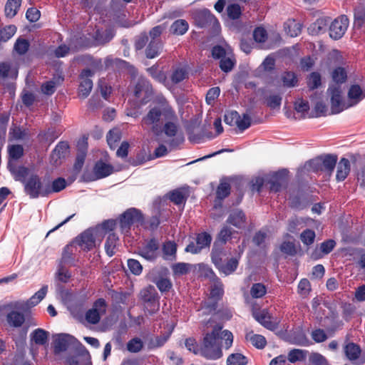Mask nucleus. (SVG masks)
Here are the masks:
<instances>
[{
  "label": "nucleus",
  "instance_id": "79ce46f5",
  "mask_svg": "<svg viewBox=\"0 0 365 365\" xmlns=\"http://www.w3.org/2000/svg\"><path fill=\"white\" fill-rule=\"evenodd\" d=\"M37 138L39 142L47 143L51 145L54 142L56 139L58 138V134L56 133L54 128H48L46 131L39 133Z\"/></svg>",
  "mask_w": 365,
  "mask_h": 365
},
{
  "label": "nucleus",
  "instance_id": "774afa93",
  "mask_svg": "<svg viewBox=\"0 0 365 365\" xmlns=\"http://www.w3.org/2000/svg\"><path fill=\"white\" fill-rule=\"evenodd\" d=\"M163 252L165 259H168V256L175 257L177 252V245L173 241H167L163 243Z\"/></svg>",
  "mask_w": 365,
  "mask_h": 365
},
{
  "label": "nucleus",
  "instance_id": "dca6fc26",
  "mask_svg": "<svg viewBox=\"0 0 365 365\" xmlns=\"http://www.w3.org/2000/svg\"><path fill=\"white\" fill-rule=\"evenodd\" d=\"M327 91L331 96V110L332 114H338L346 108L342 101L341 88L340 85H331Z\"/></svg>",
  "mask_w": 365,
  "mask_h": 365
},
{
  "label": "nucleus",
  "instance_id": "5701e85b",
  "mask_svg": "<svg viewBox=\"0 0 365 365\" xmlns=\"http://www.w3.org/2000/svg\"><path fill=\"white\" fill-rule=\"evenodd\" d=\"M113 172V167L112 165L106 163L102 160H99L95 163L93 167L95 178L91 179V180L106 178L111 175Z\"/></svg>",
  "mask_w": 365,
  "mask_h": 365
},
{
  "label": "nucleus",
  "instance_id": "ea45409f",
  "mask_svg": "<svg viewBox=\"0 0 365 365\" xmlns=\"http://www.w3.org/2000/svg\"><path fill=\"white\" fill-rule=\"evenodd\" d=\"M248 362V358L240 352L230 354L226 359V365H247Z\"/></svg>",
  "mask_w": 365,
  "mask_h": 365
},
{
  "label": "nucleus",
  "instance_id": "6e6d98bb",
  "mask_svg": "<svg viewBox=\"0 0 365 365\" xmlns=\"http://www.w3.org/2000/svg\"><path fill=\"white\" fill-rule=\"evenodd\" d=\"M231 229L228 227H223L217 235L215 242H217L220 246H224L232 236Z\"/></svg>",
  "mask_w": 365,
  "mask_h": 365
},
{
  "label": "nucleus",
  "instance_id": "0eeeda50",
  "mask_svg": "<svg viewBox=\"0 0 365 365\" xmlns=\"http://www.w3.org/2000/svg\"><path fill=\"white\" fill-rule=\"evenodd\" d=\"M337 160L336 155H322L309 160V165L314 173L324 172L331 175L336 165Z\"/></svg>",
  "mask_w": 365,
  "mask_h": 365
},
{
  "label": "nucleus",
  "instance_id": "4d7b16f0",
  "mask_svg": "<svg viewBox=\"0 0 365 365\" xmlns=\"http://www.w3.org/2000/svg\"><path fill=\"white\" fill-rule=\"evenodd\" d=\"M143 348V342L138 337L133 338L127 343V349L130 353H138Z\"/></svg>",
  "mask_w": 365,
  "mask_h": 365
},
{
  "label": "nucleus",
  "instance_id": "a19ab883",
  "mask_svg": "<svg viewBox=\"0 0 365 365\" xmlns=\"http://www.w3.org/2000/svg\"><path fill=\"white\" fill-rule=\"evenodd\" d=\"M364 95V91L357 84L352 85L348 91V98L354 101L353 105L359 103L365 97Z\"/></svg>",
  "mask_w": 365,
  "mask_h": 365
},
{
  "label": "nucleus",
  "instance_id": "423d86ee",
  "mask_svg": "<svg viewBox=\"0 0 365 365\" xmlns=\"http://www.w3.org/2000/svg\"><path fill=\"white\" fill-rule=\"evenodd\" d=\"M139 299L142 302L144 309L153 315L160 309V296L153 285H148L141 289Z\"/></svg>",
  "mask_w": 365,
  "mask_h": 365
},
{
  "label": "nucleus",
  "instance_id": "aec40b11",
  "mask_svg": "<svg viewBox=\"0 0 365 365\" xmlns=\"http://www.w3.org/2000/svg\"><path fill=\"white\" fill-rule=\"evenodd\" d=\"M76 251V248L73 242L66 245L63 249L58 264L75 266L77 261L75 256Z\"/></svg>",
  "mask_w": 365,
  "mask_h": 365
},
{
  "label": "nucleus",
  "instance_id": "412c9836",
  "mask_svg": "<svg viewBox=\"0 0 365 365\" xmlns=\"http://www.w3.org/2000/svg\"><path fill=\"white\" fill-rule=\"evenodd\" d=\"M7 168L14 177L16 181H19L24 184L26 181L27 177L29 178V169L24 166L16 167V165L11 160H9L7 163Z\"/></svg>",
  "mask_w": 365,
  "mask_h": 365
},
{
  "label": "nucleus",
  "instance_id": "9b49d317",
  "mask_svg": "<svg viewBox=\"0 0 365 365\" xmlns=\"http://www.w3.org/2000/svg\"><path fill=\"white\" fill-rule=\"evenodd\" d=\"M107 306L103 298H98L93 302L92 307L86 312V320L91 324H97L101 317L106 313Z\"/></svg>",
  "mask_w": 365,
  "mask_h": 365
},
{
  "label": "nucleus",
  "instance_id": "bb28decb",
  "mask_svg": "<svg viewBox=\"0 0 365 365\" xmlns=\"http://www.w3.org/2000/svg\"><path fill=\"white\" fill-rule=\"evenodd\" d=\"M350 170L349 160L346 158H341L336 165V180L338 182L344 181L349 174Z\"/></svg>",
  "mask_w": 365,
  "mask_h": 365
},
{
  "label": "nucleus",
  "instance_id": "c03bdc74",
  "mask_svg": "<svg viewBox=\"0 0 365 365\" xmlns=\"http://www.w3.org/2000/svg\"><path fill=\"white\" fill-rule=\"evenodd\" d=\"M307 351L299 349H293L288 353L287 359L290 363L305 360Z\"/></svg>",
  "mask_w": 365,
  "mask_h": 365
},
{
  "label": "nucleus",
  "instance_id": "f704fd0d",
  "mask_svg": "<svg viewBox=\"0 0 365 365\" xmlns=\"http://www.w3.org/2000/svg\"><path fill=\"white\" fill-rule=\"evenodd\" d=\"M17 73V71L13 70L11 62H0V80H4L10 77L16 78Z\"/></svg>",
  "mask_w": 365,
  "mask_h": 365
},
{
  "label": "nucleus",
  "instance_id": "de8ad7c7",
  "mask_svg": "<svg viewBox=\"0 0 365 365\" xmlns=\"http://www.w3.org/2000/svg\"><path fill=\"white\" fill-rule=\"evenodd\" d=\"M345 255L349 257L359 256L357 263L361 268L365 269V253H363L362 249L348 248L346 250Z\"/></svg>",
  "mask_w": 365,
  "mask_h": 365
},
{
  "label": "nucleus",
  "instance_id": "2eb2a0df",
  "mask_svg": "<svg viewBox=\"0 0 365 365\" xmlns=\"http://www.w3.org/2000/svg\"><path fill=\"white\" fill-rule=\"evenodd\" d=\"M195 240L196 244L191 242L187 245L185 249V252H190L192 254L200 253L203 249L210 247L212 242V237L208 232H202L197 235Z\"/></svg>",
  "mask_w": 365,
  "mask_h": 365
},
{
  "label": "nucleus",
  "instance_id": "ddd939ff",
  "mask_svg": "<svg viewBox=\"0 0 365 365\" xmlns=\"http://www.w3.org/2000/svg\"><path fill=\"white\" fill-rule=\"evenodd\" d=\"M74 245L79 246L83 252H89L96 247L94 230L87 229L72 241Z\"/></svg>",
  "mask_w": 365,
  "mask_h": 365
},
{
  "label": "nucleus",
  "instance_id": "c85d7f7f",
  "mask_svg": "<svg viewBox=\"0 0 365 365\" xmlns=\"http://www.w3.org/2000/svg\"><path fill=\"white\" fill-rule=\"evenodd\" d=\"M49 332L41 328L34 329L30 334L31 341L36 345H45L48 343Z\"/></svg>",
  "mask_w": 365,
  "mask_h": 365
},
{
  "label": "nucleus",
  "instance_id": "393cba45",
  "mask_svg": "<svg viewBox=\"0 0 365 365\" xmlns=\"http://www.w3.org/2000/svg\"><path fill=\"white\" fill-rule=\"evenodd\" d=\"M69 145L66 141L59 142L53 150L51 154V162L52 164L57 165L58 161L66 157V155L68 152Z\"/></svg>",
  "mask_w": 365,
  "mask_h": 365
},
{
  "label": "nucleus",
  "instance_id": "39448f33",
  "mask_svg": "<svg viewBox=\"0 0 365 365\" xmlns=\"http://www.w3.org/2000/svg\"><path fill=\"white\" fill-rule=\"evenodd\" d=\"M223 295V284L220 279H217L210 287L207 299L202 302V314L209 315L215 313L218 307V303L222 300Z\"/></svg>",
  "mask_w": 365,
  "mask_h": 365
},
{
  "label": "nucleus",
  "instance_id": "f257e3e1",
  "mask_svg": "<svg viewBox=\"0 0 365 365\" xmlns=\"http://www.w3.org/2000/svg\"><path fill=\"white\" fill-rule=\"evenodd\" d=\"M223 326L220 324H215L212 331L207 332L202 339L200 347L201 356L209 360L220 359L223 354L220 339L225 341L224 347L229 349L232 347L234 340L232 333L227 330H222Z\"/></svg>",
  "mask_w": 365,
  "mask_h": 365
},
{
  "label": "nucleus",
  "instance_id": "a878e982",
  "mask_svg": "<svg viewBox=\"0 0 365 365\" xmlns=\"http://www.w3.org/2000/svg\"><path fill=\"white\" fill-rule=\"evenodd\" d=\"M331 19L327 16L318 18L314 23L311 24L308 27L309 33L312 35H318L324 33L327 31Z\"/></svg>",
  "mask_w": 365,
  "mask_h": 365
},
{
  "label": "nucleus",
  "instance_id": "f8f14e48",
  "mask_svg": "<svg viewBox=\"0 0 365 365\" xmlns=\"http://www.w3.org/2000/svg\"><path fill=\"white\" fill-rule=\"evenodd\" d=\"M289 171L282 169L269 174L266 177V185H269L271 192H278L287 183Z\"/></svg>",
  "mask_w": 365,
  "mask_h": 365
},
{
  "label": "nucleus",
  "instance_id": "3c124183",
  "mask_svg": "<svg viewBox=\"0 0 365 365\" xmlns=\"http://www.w3.org/2000/svg\"><path fill=\"white\" fill-rule=\"evenodd\" d=\"M246 339L250 340L252 344L257 349H262L265 347L267 340L265 337L260 334L246 335Z\"/></svg>",
  "mask_w": 365,
  "mask_h": 365
},
{
  "label": "nucleus",
  "instance_id": "58836bf2",
  "mask_svg": "<svg viewBox=\"0 0 365 365\" xmlns=\"http://www.w3.org/2000/svg\"><path fill=\"white\" fill-rule=\"evenodd\" d=\"M187 197L185 191L180 188L173 190L168 194L169 200L177 205H184L186 202Z\"/></svg>",
  "mask_w": 365,
  "mask_h": 365
},
{
  "label": "nucleus",
  "instance_id": "6e6552de",
  "mask_svg": "<svg viewBox=\"0 0 365 365\" xmlns=\"http://www.w3.org/2000/svg\"><path fill=\"white\" fill-rule=\"evenodd\" d=\"M24 192L31 199L46 197V183L35 173L31 174L24 184Z\"/></svg>",
  "mask_w": 365,
  "mask_h": 365
},
{
  "label": "nucleus",
  "instance_id": "0e129e2a",
  "mask_svg": "<svg viewBox=\"0 0 365 365\" xmlns=\"http://www.w3.org/2000/svg\"><path fill=\"white\" fill-rule=\"evenodd\" d=\"M311 292V284L307 279H302L298 284V293L303 298L307 297Z\"/></svg>",
  "mask_w": 365,
  "mask_h": 365
},
{
  "label": "nucleus",
  "instance_id": "09e8293b",
  "mask_svg": "<svg viewBox=\"0 0 365 365\" xmlns=\"http://www.w3.org/2000/svg\"><path fill=\"white\" fill-rule=\"evenodd\" d=\"M333 81L335 82L334 85H340L346 81L347 74L346 70L342 67L336 68L331 73Z\"/></svg>",
  "mask_w": 365,
  "mask_h": 365
},
{
  "label": "nucleus",
  "instance_id": "6ab92c4d",
  "mask_svg": "<svg viewBox=\"0 0 365 365\" xmlns=\"http://www.w3.org/2000/svg\"><path fill=\"white\" fill-rule=\"evenodd\" d=\"M160 248L159 241L153 237L146 242L145 245L140 250L139 255L148 261H154L158 256Z\"/></svg>",
  "mask_w": 365,
  "mask_h": 365
},
{
  "label": "nucleus",
  "instance_id": "2f4dec72",
  "mask_svg": "<svg viewBox=\"0 0 365 365\" xmlns=\"http://www.w3.org/2000/svg\"><path fill=\"white\" fill-rule=\"evenodd\" d=\"M147 71L155 81L164 84L165 86H169L170 82L168 80L165 73L163 71L158 70V65H153L151 67L148 68Z\"/></svg>",
  "mask_w": 365,
  "mask_h": 365
},
{
  "label": "nucleus",
  "instance_id": "e433bc0d",
  "mask_svg": "<svg viewBox=\"0 0 365 365\" xmlns=\"http://www.w3.org/2000/svg\"><path fill=\"white\" fill-rule=\"evenodd\" d=\"M361 352L360 346L355 343L350 342L344 346L345 355L350 361H354L359 359Z\"/></svg>",
  "mask_w": 365,
  "mask_h": 365
},
{
  "label": "nucleus",
  "instance_id": "a211bd4d",
  "mask_svg": "<svg viewBox=\"0 0 365 365\" xmlns=\"http://www.w3.org/2000/svg\"><path fill=\"white\" fill-rule=\"evenodd\" d=\"M253 317L261 325L270 331H275L279 327L280 321L277 318L272 317L266 309L254 313Z\"/></svg>",
  "mask_w": 365,
  "mask_h": 365
},
{
  "label": "nucleus",
  "instance_id": "8fccbe9b",
  "mask_svg": "<svg viewBox=\"0 0 365 365\" xmlns=\"http://www.w3.org/2000/svg\"><path fill=\"white\" fill-rule=\"evenodd\" d=\"M281 79L285 87H294L297 85V77L294 72L286 71L283 73Z\"/></svg>",
  "mask_w": 365,
  "mask_h": 365
},
{
  "label": "nucleus",
  "instance_id": "338daca9",
  "mask_svg": "<svg viewBox=\"0 0 365 365\" xmlns=\"http://www.w3.org/2000/svg\"><path fill=\"white\" fill-rule=\"evenodd\" d=\"M309 363L312 365H327V359L322 354L317 352H312L309 357Z\"/></svg>",
  "mask_w": 365,
  "mask_h": 365
},
{
  "label": "nucleus",
  "instance_id": "c756f323",
  "mask_svg": "<svg viewBox=\"0 0 365 365\" xmlns=\"http://www.w3.org/2000/svg\"><path fill=\"white\" fill-rule=\"evenodd\" d=\"M163 48L160 40H150L146 49L145 56L148 58H154L160 55Z\"/></svg>",
  "mask_w": 365,
  "mask_h": 365
},
{
  "label": "nucleus",
  "instance_id": "49530a36",
  "mask_svg": "<svg viewBox=\"0 0 365 365\" xmlns=\"http://www.w3.org/2000/svg\"><path fill=\"white\" fill-rule=\"evenodd\" d=\"M9 160H17L24 155V148L21 145H11L8 147Z\"/></svg>",
  "mask_w": 365,
  "mask_h": 365
},
{
  "label": "nucleus",
  "instance_id": "37998d69",
  "mask_svg": "<svg viewBox=\"0 0 365 365\" xmlns=\"http://www.w3.org/2000/svg\"><path fill=\"white\" fill-rule=\"evenodd\" d=\"M231 191V186L226 181H220L216 190V198L219 200H223L227 197Z\"/></svg>",
  "mask_w": 365,
  "mask_h": 365
},
{
  "label": "nucleus",
  "instance_id": "20e7f679",
  "mask_svg": "<svg viewBox=\"0 0 365 365\" xmlns=\"http://www.w3.org/2000/svg\"><path fill=\"white\" fill-rule=\"evenodd\" d=\"M70 345H73L76 347L79 355L90 358L89 352L85 346L78 341L74 336L68 334H60L57 335L56 338L53 341V352L55 354H58L61 352L66 351Z\"/></svg>",
  "mask_w": 365,
  "mask_h": 365
},
{
  "label": "nucleus",
  "instance_id": "a18cd8bd",
  "mask_svg": "<svg viewBox=\"0 0 365 365\" xmlns=\"http://www.w3.org/2000/svg\"><path fill=\"white\" fill-rule=\"evenodd\" d=\"M153 282L161 293L168 292L173 287L172 282L167 277H160L155 279Z\"/></svg>",
  "mask_w": 365,
  "mask_h": 365
},
{
  "label": "nucleus",
  "instance_id": "9d476101",
  "mask_svg": "<svg viewBox=\"0 0 365 365\" xmlns=\"http://www.w3.org/2000/svg\"><path fill=\"white\" fill-rule=\"evenodd\" d=\"M133 95L138 99L140 106L149 103L154 96V90L150 81L146 78L139 77L134 86Z\"/></svg>",
  "mask_w": 365,
  "mask_h": 365
},
{
  "label": "nucleus",
  "instance_id": "b1692460",
  "mask_svg": "<svg viewBox=\"0 0 365 365\" xmlns=\"http://www.w3.org/2000/svg\"><path fill=\"white\" fill-rule=\"evenodd\" d=\"M189 77L187 68L184 66H173L169 76L172 85H177Z\"/></svg>",
  "mask_w": 365,
  "mask_h": 365
},
{
  "label": "nucleus",
  "instance_id": "4be33fe9",
  "mask_svg": "<svg viewBox=\"0 0 365 365\" xmlns=\"http://www.w3.org/2000/svg\"><path fill=\"white\" fill-rule=\"evenodd\" d=\"M210 257L212 262L214 264L215 267L218 269L223 262H225V259L227 258V254L224 246H220L218 245L217 242H215L210 253Z\"/></svg>",
  "mask_w": 365,
  "mask_h": 365
},
{
  "label": "nucleus",
  "instance_id": "052dcab7",
  "mask_svg": "<svg viewBox=\"0 0 365 365\" xmlns=\"http://www.w3.org/2000/svg\"><path fill=\"white\" fill-rule=\"evenodd\" d=\"M56 276L59 282L66 283L71 279V273L65 267V265L58 264Z\"/></svg>",
  "mask_w": 365,
  "mask_h": 365
},
{
  "label": "nucleus",
  "instance_id": "5fc2aeb1",
  "mask_svg": "<svg viewBox=\"0 0 365 365\" xmlns=\"http://www.w3.org/2000/svg\"><path fill=\"white\" fill-rule=\"evenodd\" d=\"M106 138L110 149L114 150L120 140V133L118 130H110L107 134Z\"/></svg>",
  "mask_w": 365,
  "mask_h": 365
},
{
  "label": "nucleus",
  "instance_id": "c9c22d12",
  "mask_svg": "<svg viewBox=\"0 0 365 365\" xmlns=\"http://www.w3.org/2000/svg\"><path fill=\"white\" fill-rule=\"evenodd\" d=\"M21 1L22 0H7L4 8L5 15L7 18L11 19L16 15Z\"/></svg>",
  "mask_w": 365,
  "mask_h": 365
},
{
  "label": "nucleus",
  "instance_id": "bf43d9fd",
  "mask_svg": "<svg viewBox=\"0 0 365 365\" xmlns=\"http://www.w3.org/2000/svg\"><path fill=\"white\" fill-rule=\"evenodd\" d=\"M322 78L318 72H312L307 78V86L310 90H314L321 86Z\"/></svg>",
  "mask_w": 365,
  "mask_h": 365
},
{
  "label": "nucleus",
  "instance_id": "72a5a7b5",
  "mask_svg": "<svg viewBox=\"0 0 365 365\" xmlns=\"http://www.w3.org/2000/svg\"><path fill=\"white\" fill-rule=\"evenodd\" d=\"M189 29V24L185 19L175 20L170 26V31L174 35L185 34Z\"/></svg>",
  "mask_w": 365,
  "mask_h": 365
},
{
  "label": "nucleus",
  "instance_id": "603ef678",
  "mask_svg": "<svg viewBox=\"0 0 365 365\" xmlns=\"http://www.w3.org/2000/svg\"><path fill=\"white\" fill-rule=\"evenodd\" d=\"M236 60L234 57L225 56L220 60L219 66L220 69L225 73L230 72L235 67Z\"/></svg>",
  "mask_w": 365,
  "mask_h": 365
},
{
  "label": "nucleus",
  "instance_id": "7ed1b4c3",
  "mask_svg": "<svg viewBox=\"0 0 365 365\" xmlns=\"http://www.w3.org/2000/svg\"><path fill=\"white\" fill-rule=\"evenodd\" d=\"M162 115L165 118L172 119L175 117L174 110L168 104H162L161 106H154L150 108L147 114L143 117L141 125L143 127H150L154 133L159 128V123Z\"/></svg>",
  "mask_w": 365,
  "mask_h": 365
},
{
  "label": "nucleus",
  "instance_id": "680f3d73",
  "mask_svg": "<svg viewBox=\"0 0 365 365\" xmlns=\"http://www.w3.org/2000/svg\"><path fill=\"white\" fill-rule=\"evenodd\" d=\"M316 234L314 230L311 229L304 230L300 235V239L304 245L309 246L314 242Z\"/></svg>",
  "mask_w": 365,
  "mask_h": 365
},
{
  "label": "nucleus",
  "instance_id": "13d9d810",
  "mask_svg": "<svg viewBox=\"0 0 365 365\" xmlns=\"http://www.w3.org/2000/svg\"><path fill=\"white\" fill-rule=\"evenodd\" d=\"M29 46L30 43L28 40L19 38L14 43V49L19 55H24L28 51Z\"/></svg>",
  "mask_w": 365,
  "mask_h": 365
},
{
  "label": "nucleus",
  "instance_id": "e2e57ef3",
  "mask_svg": "<svg viewBox=\"0 0 365 365\" xmlns=\"http://www.w3.org/2000/svg\"><path fill=\"white\" fill-rule=\"evenodd\" d=\"M16 32V27L14 25H9L0 30V38L3 42L9 41Z\"/></svg>",
  "mask_w": 365,
  "mask_h": 365
},
{
  "label": "nucleus",
  "instance_id": "1a4fd4ad",
  "mask_svg": "<svg viewBox=\"0 0 365 365\" xmlns=\"http://www.w3.org/2000/svg\"><path fill=\"white\" fill-rule=\"evenodd\" d=\"M144 217L142 212L135 207L127 209L118 218L120 229L122 233L130 232L131 227L136 223H142Z\"/></svg>",
  "mask_w": 365,
  "mask_h": 365
},
{
  "label": "nucleus",
  "instance_id": "69168bd1",
  "mask_svg": "<svg viewBox=\"0 0 365 365\" xmlns=\"http://www.w3.org/2000/svg\"><path fill=\"white\" fill-rule=\"evenodd\" d=\"M266 292V287L262 283L253 284L250 289L251 296L256 299L262 297Z\"/></svg>",
  "mask_w": 365,
  "mask_h": 365
},
{
  "label": "nucleus",
  "instance_id": "4468645a",
  "mask_svg": "<svg viewBox=\"0 0 365 365\" xmlns=\"http://www.w3.org/2000/svg\"><path fill=\"white\" fill-rule=\"evenodd\" d=\"M349 19L346 15L336 18L329 26V36L334 40L341 38L349 26Z\"/></svg>",
  "mask_w": 365,
  "mask_h": 365
},
{
  "label": "nucleus",
  "instance_id": "473e14b6",
  "mask_svg": "<svg viewBox=\"0 0 365 365\" xmlns=\"http://www.w3.org/2000/svg\"><path fill=\"white\" fill-rule=\"evenodd\" d=\"M238 264V259L235 257H231L226 262H223L217 269L220 273H223L225 275H230L237 269Z\"/></svg>",
  "mask_w": 365,
  "mask_h": 365
},
{
  "label": "nucleus",
  "instance_id": "4c0bfd02",
  "mask_svg": "<svg viewBox=\"0 0 365 365\" xmlns=\"http://www.w3.org/2000/svg\"><path fill=\"white\" fill-rule=\"evenodd\" d=\"M66 187V181L63 178L55 179L51 184L46 183V196L52 192H58Z\"/></svg>",
  "mask_w": 365,
  "mask_h": 365
},
{
  "label": "nucleus",
  "instance_id": "864d4df0",
  "mask_svg": "<svg viewBox=\"0 0 365 365\" xmlns=\"http://www.w3.org/2000/svg\"><path fill=\"white\" fill-rule=\"evenodd\" d=\"M229 19L232 20L238 19L242 15V9L238 4H230L226 8Z\"/></svg>",
  "mask_w": 365,
  "mask_h": 365
},
{
  "label": "nucleus",
  "instance_id": "f03ea898",
  "mask_svg": "<svg viewBox=\"0 0 365 365\" xmlns=\"http://www.w3.org/2000/svg\"><path fill=\"white\" fill-rule=\"evenodd\" d=\"M48 292V286L43 285L26 301H14L2 307L3 309L9 310L6 315V321L9 327L19 329L24 326L28 319V314L21 312L36 306L44 297Z\"/></svg>",
  "mask_w": 365,
  "mask_h": 365
},
{
  "label": "nucleus",
  "instance_id": "7c9ffc66",
  "mask_svg": "<svg viewBox=\"0 0 365 365\" xmlns=\"http://www.w3.org/2000/svg\"><path fill=\"white\" fill-rule=\"evenodd\" d=\"M119 238L115 232L108 234L105 242V250L106 254L109 257H112L115 254L116 247L118 244Z\"/></svg>",
  "mask_w": 365,
  "mask_h": 365
},
{
  "label": "nucleus",
  "instance_id": "cd10ccee",
  "mask_svg": "<svg viewBox=\"0 0 365 365\" xmlns=\"http://www.w3.org/2000/svg\"><path fill=\"white\" fill-rule=\"evenodd\" d=\"M246 216L243 211L240 210H233L229 215L227 222L233 226L241 228L245 226Z\"/></svg>",
  "mask_w": 365,
  "mask_h": 365
},
{
  "label": "nucleus",
  "instance_id": "f3484780",
  "mask_svg": "<svg viewBox=\"0 0 365 365\" xmlns=\"http://www.w3.org/2000/svg\"><path fill=\"white\" fill-rule=\"evenodd\" d=\"M93 75L94 72L89 68L83 69L81 71L80 74L81 82L78 89L80 98H86L89 96L93 88V82L89 78Z\"/></svg>",
  "mask_w": 365,
  "mask_h": 365
}]
</instances>
